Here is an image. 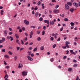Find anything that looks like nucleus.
Segmentation results:
<instances>
[{
  "instance_id": "obj_1",
  "label": "nucleus",
  "mask_w": 80,
  "mask_h": 80,
  "mask_svg": "<svg viewBox=\"0 0 80 80\" xmlns=\"http://www.w3.org/2000/svg\"><path fill=\"white\" fill-rule=\"evenodd\" d=\"M65 46H62V48L63 49H66L67 48H69V46H68V44H70V42H68V41H66L65 42Z\"/></svg>"
},
{
  "instance_id": "obj_2",
  "label": "nucleus",
  "mask_w": 80,
  "mask_h": 80,
  "mask_svg": "<svg viewBox=\"0 0 80 80\" xmlns=\"http://www.w3.org/2000/svg\"><path fill=\"white\" fill-rule=\"evenodd\" d=\"M56 20L55 19H54L53 21H50V25H52L55 24V22H56Z\"/></svg>"
},
{
  "instance_id": "obj_3",
  "label": "nucleus",
  "mask_w": 80,
  "mask_h": 80,
  "mask_svg": "<svg viewBox=\"0 0 80 80\" xmlns=\"http://www.w3.org/2000/svg\"><path fill=\"white\" fill-rule=\"evenodd\" d=\"M22 75L23 76H26L27 75V72L25 71H23L22 72Z\"/></svg>"
},
{
  "instance_id": "obj_4",
  "label": "nucleus",
  "mask_w": 80,
  "mask_h": 80,
  "mask_svg": "<svg viewBox=\"0 0 80 80\" xmlns=\"http://www.w3.org/2000/svg\"><path fill=\"white\" fill-rule=\"evenodd\" d=\"M45 23H47L48 25L50 24V21L48 20H44Z\"/></svg>"
},
{
  "instance_id": "obj_5",
  "label": "nucleus",
  "mask_w": 80,
  "mask_h": 80,
  "mask_svg": "<svg viewBox=\"0 0 80 80\" xmlns=\"http://www.w3.org/2000/svg\"><path fill=\"white\" fill-rule=\"evenodd\" d=\"M59 10L57 9H54L53 10V12L54 13L56 14H57V13H59Z\"/></svg>"
},
{
  "instance_id": "obj_6",
  "label": "nucleus",
  "mask_w": 80,
  "mask_h": 80,
  "mask_svg": "<svg viewBox=\"0 0 80 80\" xmlns=\"http://www.w3.org/2000/svg\"><path fill=\"white\" fill-rule=\"evenodd\" d=\"M69 6H68V5L67 4H65V10H68L69 9Z\"/></svg>"
},
{
  "instance_id": "obj_7",
  "label": "nucleus",
  "mask_w": 80,
  "mask_h": 80,
  "mask_svg": "<svg viewBox=\"0 0 80 80\" xmlns=\"http://www.w3.org/2000/svg\"><path fill=\"white\" fill-rule=\"evenodd\" d=\"M73 5H74V6H75V7L76 8H77L78 7V3L75 2H74L73 3Z\"/></svg>"
},
{
  "instance_id": "obj_8",
  "label": "nucleus",
  "mask_w": 80,
  "mask_h": 80,
  "mask_svg": "<svg viewBox=\"0 0 80 80\" xmlns=\"http://www.w3.org/2000/svg\"><path fill=\"white\" fill-rule=\"evenodd\" d=\"M27 58H28V60H30V61H32V60H33V58H31V57H30V56H28H28Z\"/></svg>"
},
{
  "instance_id": "obj_9",
  "label": "nucleus",
  "mask_w": 80,
  "mask_h": 80,
  "mask_svg": "<svg viewBox=\"0 0 80 80\" xmlns=\"http://www.w3.org/2000/svg\"><path fill=\"white\" fill-rule=\"evenodd\" d=\"M24 23L25 24H26V25H28V24H29V21L27 20H24Z\"/></svg>"
},
{
  "instance_id": "obj_10",
  "label": "nucleus",
  "mask_w": 80,
  "mask_h": 80,
  "mask_svg": "<svg viewBox=\"0 0 80 80\" xmlns=\"http://www.w3.org/2000/svg\"><path fill=\"white\" fill-rule=\"evenodd\" d=\"M23 67V65L22 64H19V66H18V68H22Z\"/></svg>"
},
{
  "instance_id": "obj_11",
  "label": "nucleus",
  "mask_w": 80,
  "mask_h": 80,
  "mask_svg": "<svg viewBox=\"0 0 80 80\" xmlns=\"http://www.w3.org/2000/svg\"><path fill=\"white\" fill-rule=\"evenodd\" d=\"M4 33L5 36H7V31L6 30L4 31Z\"/></svg>"
},
{
  "instance_id": "obj_12",
  "label": "nucleus",
  "mask_w": 80,
  "mask_h": 80,
  "mask_svg": "<svg viewBox=\"0 0 80 80\" xmlns=\"http://www.w3.org/2000/svg\"><path fill=\"white\" fill-rule=\"evenodd\" d=\"M8 78V74H6L4 77L5 79H7Z\"/></svg>"
},
{
  "instance_id": "obj_13",
  "label": "nucleus",
  "mask_w": 80,
  "mask_h": 80,
  "mask_svg": "<svg viewBox=\"0 0 80 80\" xmlns=\"http://www.w3.org/2000/svg\"><path fill=\"white\" fill-rule=\"evenodd\" d=\"M67 3L68 5L69 6H72V3H71L70 2H67Z\"/></svg>"
},
{
  "instance_id": "obj_14",
  "label": "nucleus",
  "mask_w": 80,
  "mask_h": 80,
  "mask_svg": "<svg viewBox=\"0 0 80 80\" xmlns=\"http://www.w3.org/2000/svg\"><path fill=\"white\" fill-rule=\"evenodd\" d=\"M35 17H38V12H36L35 13Z\"/></svg>"
},
{
  "instance_id": "obj_15",
  "label": "nucleus",
  "mask_w": 80,
  "mask_h": 80,
  "mask_svg": "<svg viewBox=\"0 0 80 80\" xmlns=\"http://www.w3.org/2000/svg\"><path fill=\"white\" fill-rule=\"evenodd\" d=\"M71 12H73L74 11V9L73 8H72L70 10Z\"/></svg>"
},
{
  "instance_id": "obj_16",
  "label": "nucleus",
  "mask_w": 80,
  "mask_h": 80,
  "mask_svg": "<svg viewBox=\"0 0 80 80\" xmlns=\"http://www.w3.org/2000/svg\"><path fill=\"white\" fill-rule=\"evenodd\" d=\"M71 26H74V25H75V23H74L72 22L70 23Z\"/></svg>"
},
{
  "instance_id": "obj_17",
  "label": "nucleus",
  "mask_w": 80,
  "mask_h": 80,
  "mask_svg": "<svg viewBox=\"0 0 80 80\" xmlns=\"http://www.w3.org/2000/svg\"><path fill=\"white\" fill-rule=\"evenodd\" d=\"M15 36H16V38L17 39H18V38H19V36H18V35L17 34H15Z\"/></svg>"
},
{
  "instance_id": "obj_18",
  "label": "nucleus",
  "mask_w": 80,
  "mask_h": 80,
  "mask_svg": "<svg viewBox=\"0 0 80 80\" xmlns=\"http://www.w3.org/2000/svg\"><path fill=\"white\" fill-rule=\"evenodd\" d=\"M37 49H38L37 47L35 48L33 50V52H36L37 51Z\"/></svg>"
},
{
  "instance_id": "obj_19",
  "label": "nucleus",
  "mask_w": 80,
  "mask_h": 80,
  "mask_svg": "<svg viewBox=\"0 0 80 80\" xmlns=\"http://www.w3.org/2000/svg\"><path fill=\"white\" fill-rule=\"evenodd\" d=\"M42 9H44V8H45V6H44V4H42Z\"/></svg>"
},
{
  "instance_id": "obj_20",
  "label": "nucleus",
  "mask_w": 80,
  "mask_h": 80,
  "mask_svg": "<svg viewBox=\"0 0 80 80\" xmlns=\"http://www.w3.org/2000/svg\"><path fill=\"white\" fill-rule=\"evenodd\" d=\"M64 21H65V22H68V19L65 18L64 19Z\"/></svg>"
},
{
  "instance_id": "obj_21",
  "label": "nucleus",
  "mask_w": 80,
  "mask_h": 80,
  "mask_svg": "<svg viewBox=\"0 0 80 80\" xmlns=\"http://www.w3.org/2000/svg\"><path fill=\"white\" fill-rule=\"evenodd\" d=\"M28 53L29 54L28 55V56H29V55H31V53H32V52L28 51Z\"/></svg>"
},
{
  "instance_id": "obj_22",
  "label": "nucleus",
  "mask_w": 80,
  "mask_h": 80,
  "mask_svg": "<svg viewBox=\"0 0 80 80\" xmlns=\"http://www.w3.org/2000/svg\"><path fill=\"white\" fill-rule=\"evenodd\" d=\"M68 70L69 72H72V68H68Z\"/></svg>"
},
{
  "instance_id": "obj_23",
  "label": "nucleus",
  "mask_w": 80,
  "mask_h": 80,
  "mask_svg": "<svg viewBox=\"0 0 80 80\" xmlns=\"http://www.w3.org/2000/svg\"><path fill=\"white\" fill-rule=\"evenodd\" d=\"M40 49L41 50H43L44 49V47L43 46H42L41 47Z\"/></svg>"
},
{
  "instance_id": "obj_24",
  "label": "nucleus",
  "mask_w": 80,
  "mask_h": 80,
  "mask_svg": "<svg viewBox=\"0 0 80 80\" xmlns=\"http://www.w3.org/2000/svg\"><path fill=\"white\" fill-rule=\"evenodd\" d=\"M38 6H40V5H41V2L40 1H39L38 2Z\"/></svg>"
},
{
  "instance_id": "obj_25",
  "label": "nucleus",
  "mask_w": 80,
  "mask_h": 80,
  "mask_svg": "<svg viewBox=\"0 0 80 80\" xmlns=\"http://www.w3.org/2000/svg\"><path fill=\"white\" fill-rule=\"evenodd\" d=\"M8 53L10 55H12V54H13V53L10 51H9Z\"/></svg>"
},
{
  "instance_id": "obj_26",
  "label": "nucleus",
  "mask_w": 80,
  "mask_h": 80,
  "mask_svg": "<svg viewBox=\"0 0 80 80\" xmlns=\"http://www.w3.org/2000/svg\"><path fill=\"white\" fill-rule=\"evenodd\" d=\"M3 10H2L1 11V14L2 15H3Z\"/></svg>"
},
{
  "instance_id": "obj_27",
  "label": "nucleus",
  "mask_w": 80,
  "mask_h": 80,
  "mask_svg": "<svg viewBox=\"0 0 80 80\" xmlns=\"http://www.w3.org/2000/svg\"><path fill=\"white\" fill-rule=\"evenodd\" d=\"M37 40H38V41H40L41 40V38H40V37H38L37 38Z\"/></svg>"
},
{
  "instance_id": "obj_28",
  "label": "nucleus",
  "mask_w": 80,
  "mask_h": 80,
  "mask_svg": "<svg viewBox=\"0 0 80 80\" xmlns=\"http://www.w3.org/2000/svg\"><path fill=\"white\" fill-rule=\"evenodd\" d=\"M43 21V18H42L41 17L39 18V21H40V22H42V21Z\"/></svg>"
},
{
  "instance_id": "obj_29",
  "label": "nucleus",
  "mask_w": 80,
  "mask_h": 80,
  "mask_svg": "<svg viewBox=\"0 0 80 80\" xmlns=\"http://www.w3.org/2000/svg\"><path fill=\"white\" fill-rule=\"evenodd\" d=\"M21 42L22 45H23L24 44V42H23V41L22 40H21Z\"/></svg>"
},
{
  "instance_id": "obj_30",
  "label": "nucleus",
  "mask_w": 80,
  "mask_h": 80,
  "mask_svg": "<svg viewBox=\"0 0 80 80\" xmlns=\"http://www.w3.org/2000/svg\"><path fill=\"white\" fill-rule=\"evenodd\" d=\"M42 35H45V31L43 30L42 32Z\"/></svg>"
},
{
  "instance_id": "obj_31",
  "label": "nucleus",
  "mask_w": 80,
  "mask_h": 80,
  "mask_svg": "<svg viewBox=\"0 0 80 80\" xmlns=\"http://www.w3.org/2000/svg\"><path fill=\"white\" fill-rule=\"evenodd\" d=\"M11 41H13V38L12 36H10Z\"/></svg>"
},
{
  "instance_id": "obj_32",
  "label": "nucleus",
  "mask_w": 80,
  "mask_h": 80,
  "mask_svg": "<svg viewBox=\"0 0 80 80\" xmlns=\"http://www.w3.org/2000/svg\"><path fill=\"white\" fill-rule=\"evenodd\" d=\"M4 57L6 58H9V56H8V55H4Z\"/></svg>"
},
{
  "instance_id": "obj_33",
  "label": "nucleus",
  "mask_w": 80,
  "mask_h": 80,
  "mask_svg": "<svg viewBox=\"0 0 80 80\" xmlns=\"http://www.w3.org/2000/svg\"><path fill=\"white\" fill-rule=\"evenodd\" d=\"M33 31H32L30 32V34L29 35H33Z\"/></svg>"
},
{
  "instance_id": "obj_34",
  "label": "nucleus",
  "mask_w": 80,
  "mask_h": 80,
  "mask_svg": "<svg viewBox=\"0 0 80 80\" xmlns=\"http://www.w3.org/2000/svg\"><path fill=\"white\" fill-rule=\"evenodd\" d=\"M22 29L23 31H25V28L22 27Z\"/></svg>"
},
{
  "instance_id": "obj_35",
  "label": "nucleus",
  "mask_w": 80,
  "mask_h": 80,
  "mask_svg": "<svg viewBox=\"0 0 80 80\" xmlns=\"http://www.w3.org/2000/svg\"><path fill=\"white\" fill-rule=\"evenodd\" d=\"M56 44H54L52 46V48H55V47H56Z\"/></svg>"
},
{
  "instance_id": "obj_36",
  "label": "nucleus",
  "mask_w": 80,
  "mask_h": 80,
  "mask_svg": "<svg viewBox=\"0 0 80 80\" xmlns=\"http://www.w3.org/2000/svg\"><path fill=\"white\" fill-rule=\"evenodd\" d=\"M74 67H77V64H75L73 65Z\"/></svg>"
},
{
  "instance_id": "obj_37",
  "label": "nucleus",
  "mask_w": 80,
  "mask_h": 80,
  "mask_svg": "<svg viewBox=\"0 0 80 80\" xmlns=\"http://www.w3.org/2000/svg\"><path fill=\"white\" fill-rule=\"evenodd\" d=\"M7 38L8 40H10V36H7Z\"/></svg>"
},
{
  "instance_id": "obj_38",
  "label": "nucleus",
  "mask_w": 80,
  "mask_h": 80,
  "mask_svg": "<svg viewBox=\"0 0 80 80\" xmlns=\"http://www.w3.org/2000/svg\"><path fill=\"white\" fill-rule=\"evenodd\" d=\"M17 56H15L14 60H15V61H16V60H17Z\"/></svg>"
},
{
  "instance_id": "obj_39",
  "label": "nucleus",
  "mask_w": 80,
  "mask_h": 80,
  "mask_svg": "<svg viewBox=\"0 0 80 80\" xmlns=\"http://www.w3.org/2000/svg\"><path fill=\"white\" fill-rule=\"evenodd\" d=\"M63 27H62L60 29V32H62V31H63Z\"/></svg>"
},
{
  "instance_id": "obj_40",
  "label": "nucleus",
  "mask_w": 80,
  "mask_h": 80,
  "mask_svg": "<svg viewBox=\"0 0 80 80\" xmlns=\"http://www.w3.org/2000/svg\"><path fill=\"white\" fill-rule=\"evenodd\" d=\"M58 7H59V5H57L55 6V8H58Z\"/></svg>"
},
{
  "instance_id": "obj_41",
  "label": "nucleus",
  "mask_w": 80,
  "mask_h": 80,
  "mask_svg": "<svg viewBox=\"0 0 80 80\" xmlns=\"http://www.w3.org/2000/svg\"><path fill=\"white\" fill-rule=\"evenodd\" d=\"M60 17H64V14H62V15L60 14Z\"/></svg>"
},
{
  "instance_id": "obj_42",
  "label": "nucleus",
  "mask_w": 80,
  "mask_h": 80,
  "mask_svg": "<svg viewBox=\"0 0 80 80\" xmlns=\"http://www.w3.org/2000/svg\"><path fill=\"white\" fill-rule=\"evenodd\" d=\"M2 40L4 42V41H5V38H2Z\"/></svg>"
},
{
  "instance_id": "obj_43",
  "label": "nucleus",
  "mask_w": 80,
  "mask_h": 80,
  "mask_svg": "<svg viewBox=\"0 0 80 80\" xmlns=\"http://www.w3.org/2000/svg\"><path fill=\"white\" fill-rule=\"evenodd\" d=\"M31 28H36V27L33 26H31Z\"/></svg>"
},
{
  "instance_id": "obj_44",
  "label": "nucleus",
  "mask_w": 80,
  "mask_h": 80,
  "mask_svg": "<svg viewBox=\"0 0 80 80\" xmlns=\"http://www.w3.org/2000/svg\"><path fill=\"white\" fill-rule=\"evenodd\" d=\"M25 35L26 37H28V34L27 32L25 33Z\"/></svg>"
},
{
  "instance_id": "obj_45",
  "label": "nucleus",
  "mask_w": 80,
  "mask_h": 80,
  "mask_svg": "<svg viewBox=\"0 0 80 80\" xmlns=\"http://www.w3.org/2000/svg\"><path fill=\"white\" fill-rule=\"evenodd\" d=\"M50 40H52V41H53V40H54V38H53V37H52L50 38Z\"/></svg>"
},
{
  "instance_id": "obj_46",
  "label": "nucleus",
  "mask_w": 80,
  "mask_h": 80,
  "mask_svg": "<svg viewBox=\"0 0 80 80\" xmlns=\"http://www.w3.org/2000/svg\"><path fill=\"white\" fill-rule=\"evenodd\" d=\"M37 34H40V31H38L37 32Z\"/></svg>"
},
{
  "instance_id": "obj_47",
  "label": "nucleus",
  "mask_w": 80,
  "mask_h": 80,
  "mask_svg": "<svg viewBox=\"0 0 80 80\" xmlns=\"http://www.w3.org/2000/svg\"><path fill=\"white\" fill-rule=\"evenodd\" d=\"M60 40H61L60 38H59L58 39L57 41L60 42Z\"/></svg>"
},
{
  "instance_id": "obj_48",
  "label": "nucleus",
  "mask_w": 80,
  "mask_h": 80,
  "mask_svg": "<svg viewBox=\"0 0 80 80\" xmlns=\"http://www.w3.org/2000/svg\"><path fill=\"white\" fill-rule=\"evenodd\" d=\"M5 68H7V69H8V68H9V66H6L5 67Z\"/></svg>"
},
{
  "instance_id": "obj_49",
  "label": "nucleus",
  "mask_w": 80,
  "mask_h": 80,
  "mask_svg": "<svg viewBox=\"0 0 80 80\" xmlns=\"http://www.w3.org/2000/svg\"><path fill=\"white\" fill-rule=\"evenodd\" d=\"M49 13H52V10H49Z\"/></svg>"
},
{
  "instance_id": "obj_50",
  "label": "nucleus",
  "mask_w": 80,
  "mask_h": 80,
  "mask_svg": "<svg viewBox=\"0 0 80 80\" xmlns=\"http://www.w3.org/2000/svg\"><path fill=\"white\" fill-rule=\"evenodd\" d=\"M49 16L50 18H52V15L51 14H49Z\"/></svg>"
},
{
  "instance_id": "obj_51",
  "label": "nucleus",
  "mask_w": 80,
  "mask_h": 80,
  "mask_svg": "<svg viewBox=\"0 0 80 80\" xmlns=\"http://www.w3.org/2000/svg\"><path fill=\"white\" fill-rule=\"evenodd\" d=\"M53 60H53V58H51V59H50L51 62H53Z\"/></svg>"
},
{
  "instance_id": "obj_52",
  "label": "nucleus",
  "mask_w": 80,
  "mask_h": 80,
  "mask_svg": "<svg viewBox=\"0 0 80 80\" xmlns=\"http://www.w3.org/2000/svg\"><path fill=\"white\" fill-rule=\"evenodd\" d=\"M35 10H38V8H37V6H36L34 8Z\"/></svg>"
},
{
  "instance_id": "obj_53",
  "label": "nucleus",
  "mask_w": 80,
  "mask_h": 80,
  "mask_svg": "<svg viewBox=\"0 0 80 80\" xmlns=\"http://www.w3.org/2000/svg\"><path fill=\"white\" fill-rule=\"evenodd\" d=\"M2 52H5V49H3L2 50Z\"/></svg>"
},
{
  "instance_id": "obj_54",
  "label": "nucleus",
  "mask_w": 80,
  "mask_h": 80,
  "mask_svg": "<svg viewBox=\"0 0 80 80\" xmlns=\"http://www.w3.org/2000/svg\"><path fill=\"white\" fill-rule=\"evenodd\" d=\"M73 62H75V63H77V60H76L75 59H74L73 60Z\"/></svg>"
},
{
  "instance_id": "obj_55",
  "label": "nucleus",
  "mask_w": 80,
  "mask_h": 80,
  "mask_svg": "<svg viewBox=\"0 0 80 80\" xmlns=\"http://www.w3.org/2000/svg\"><path fill=\"white\" fill-rule=\"evenodd\" d=\"M28 49L30 50H31L32 49V47H30L28 48Z\"/></svg>"
},
{
  "instance_id": "obj_56",
  "label": "nucleus",
  "mask_w": 80,
  "mask_h": 80,
  "mask_svg": "<svg viewBox=\"0 0 80 80\" xmlns=\"http://www.w3.org/2000/svg\"><path fill=\"white\" fill-rule=\"evenodd\" d=\"M63 59H66L67 58V56H65L63 57Z\"/></svg>"
},
{
  "instance_id": "obj_57",
  "label": "nucleus",
  "mask_w": 80,
  "mask_h": 80,
  "mask_svg": "<svg viewBox=\"0 0 80 80\" xmlns=\"http://www.w3.org/2000/svg\"><path fill=\"white\" fill-rule=\"evenodd\" d=\"M12 34H13V33L12 32H10L9 33V35H12Z\"/></svg>"
},
{
  "instance_id": "obj_58",
  "label": "nucleus",
  "mask_w": 80,
  "mask_h": 80,
  "mask_svg": "<svg viewBox=\"0 0 80 80\" xmlns=\"http://www.w3.org/2000/svg\"><path fill=\"white\" fill-rule=\"evenodd\" d=\"M16 42L17 43H18L19 42V40H18V39H17L16 40Z\"/></svg>"
},
{
  "instance_id": "obj_59",
  "label": "nucleus",
  "mask_w": 80,
  "mask_h": 80,
  "mask_svg": "<svg viewBox=\"0 0 80 80\" xmlns=\"http://www.w3.org/2000/svg\"><path fill=\"white\" fill-rule=\"evenodd\" d=\"M24 40H25L26 41H27V37H25L24 38Z\"/></svg>"
},
{
  "instance_id": "obj_60",
  "label": "nucleus",
  "mask_w": 80,
  "mask_h": 80,
  "mask_svg": "<svg viewBox=\"0 0 80 80\" xmlns=\"http://www.w3.org/2000/svg\"><path fill=\"white\" fill-rule=\"evenodd\" d=\"M32 3L33 4H35V5H36V4H37V3L34 1Z\"/></svg>"
},
{
  "instance_id": "obj_61",
  "label": "nucleus",
  "mask_w": 80,
  "mask_h": 80,
  "mask_svg": "<svg viewBox=\"0 0 80 80\" xmlns=\"http://www.w3.org/2000/svg\"><path fill=\"white\" fill-rule=\"evenodd\" d=\"M43 29H44V30H45V29H46V26H44L43 27Z\"/></svg>"
},
{
  "instance_id": "obj_62",
  "label": "nucleus",
  "mask_w": 80,
  "mask_h": 80,
  "mask_svg": "<svg viewBox=\"0 0 80 80\" xmlns=\"http://www.w3.org/2000/svg\"><path fill=\"white\" fill-rule=\"evenodd\" d=\"M74 45H77V42H74Z\"/></svg>"
},
{
  "instance_id": "obj_63",
  "label": "nucleus",
  "mask_w": 80,
  "mask_h": 80,
  "mask_svg": "<svg viewBox=\"0 0 80 80\" xmlns=\"http://www.w3.org/2000/svg\"><path fill=\"white\" fill-rule=\"evenodd\" d=\"M17 50H19V49H20V47H17Z\"/></svg>"
},
{
  "instance_id": "obj_64",
  "label": "nucleus",
  "mask_w": 80,
  "mask_h": 80,
  "mask_svg": "<svg viewBox=\"0 0 80 80\" xmlns=\"http://www.w3.org/2000/svg\"><path fill=\"white\" fill-rule=\"evenodd\" d=\"M78 6H79V7H80V1L78 2Z\"/></svg>"
}]
</instances>
